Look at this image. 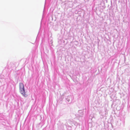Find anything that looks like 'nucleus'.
I'll use <instances>...</instances> for the list:
<instances>
[{
    "label": "nucleus",
    "mask_w": 130,
    "mask_h": 130,
    "mask_svg": "<svg viewBox=\"0 0 130 130\" xmlns=\"http://www.w3.org/2000/svg\"><path fill=\"white\" fill-rule=\"evenodd\" d=\"M19 92L24 97H26L28 94L25 91L23 84L20 83L19 84Z\"/></svg>",
    "instance_id": "obj_1"
}]
</instances>
